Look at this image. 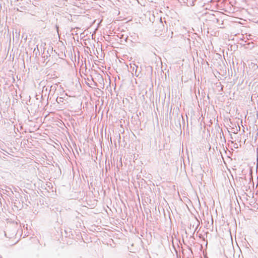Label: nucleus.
<instances>
[{"label":"nucleus","instance_id":"obj_1","mask_svg":"<svg viewBox=\"0 0 258 258\" xmlns=\"http://www.w3.org/2000/svg\"><path fill=\"white\" fill-rule=\"evenodd\" d=\"M250 68H251V69L253 70V72L254 71H256V70L258 69V66L256 63L251 62V64H250Z\"/></svg>","mask_w":258,"mask_h":258},{"label":"nucleus","instance_id":"obj_2","mask_svg":"<svg viewBox=\"0 0 258 258\" xmlns=\"http://www.w3.org/2000/svg\"><path fill=\"white\" fill-rule=\"evenodd\" d=\"M45 48L44 49V50L43 52L44 55L43 56V57L45 60V59H47L48 58V57H49L50 56V54H49L48 50H47L46 53H45Z\"/></svg>","mask_w":258,"mask_h":258},{"label":"nucleus","instance_id":"obj_3","mask_svg":"<svg viewBox=\"0 0 258 258\" xmlns=\"http://www.w3.org/2000/svg\"><path fill=\"white\" fill-rule=\"evenodd\" d=\"M131 68H132V66H131ZM132 68H133V74H134V70H135V75L138 76V75H137V70L138 66H137L136 64H134V66H133V67H132Z\"/></svg>","mask_w":258,"mask_h":258},{"label":"nucleus","instance_id":"obj_4","mask_svg":"<svg viewBox=\"0 0 258 258\" xmlns=\"http://www.w3.org/2000/svg\"><path fill=\"white\" fill-rule=\"evenodd\" d=\"M254 96V93L252 92V95L251 96V101H254V99H256L258 98V96L257 95Z\"/></svg>","mask_w":258,"mask_h":258},{"label":"nucleus","instance_id":"obj_5","mask_svg":"<svg viewBox=\"0 0 258 258\" xmlns=\"http://www.w3.org/2000/svg\"><path fill=\"white\" fill-rule=\"evenodd\" d=\"M63 101V98L62 97H57L56 98V101L58 103L62 102Z\"/></svg>","mask_w":258,"mask_h":258},{"label":"nucleus","instance_id":"obj_6","mask_svg":"<svg viewBox=\"0 0 258 258\" xmlns=\"http://www.w3.org/2000/svg\"><path fill=\"white\" fill-rule=\"evenodd\" d=\"M253 72V77L254 78H258V69L256 70V71H254Z\"/></svg>","mask_w":258,"mask_h":258},{"label":"nucleus","instance_id":"obj_7","mask_svg":"<svg viewBox=\"0 0 258 258\" xmlns=\"http://www.w3.org/2000/svg\"><path fill=\"white\" fill-rule=\"evenodd\" d=\"M56 27L57 30H58V27L57 26H56Z\"/></svg>","mask_w":258,"mask_h":258}]
</instances>
